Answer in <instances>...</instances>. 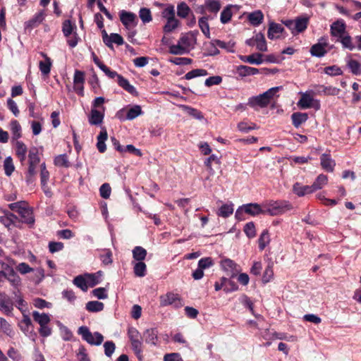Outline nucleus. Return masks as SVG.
<instances>
[{
    "label": "nucleus",
    "mask_w": 361,
    "mask_h": 361,
    "mask_svg": "<svg viewBox=\"0 0 361 361\" xmlns=\"http://www.w3.org/2000/svg\"><path fill=\"white\" fill-rule=\"evenodd\" d=\"M263 207L264 208L265 214L276 216L290 211L293 206L288 201L286 200H269L263 203Z\"/></svg>",
    "instance_id": "obj_1"
},
{
    "label": "nucleus",
    "mask_w": 361,
    "mask_h": 361,
    "mask_svg": "<svg viewBox=\"0 0 361 361\" xmlns=\"http://www.w3.org/2000/svg\"><path fill=\"white\" fill-rule=\"evenodd\" d=\"M78 333L80 335L83 340L90 345H99L104 341V336L99 332L92 334L90 329L82 326L78 329Z\"/></svg>",
    "instance_id": "obj_2"
},
{
    "label": "nucleus",
    "mask_w": 361,
    "mask_h": 361,
    "mask_svg": "<svg viewBox=\"0 0 361 361\" xmlns=\"http://www.w3.org/2000/svg\"><path fill=\"white\" fill-rule=\"evenodd\" d=\"M312 92H300L301 97L297 103V106L301 109L314 108L316 110L320 109V102L314 99Z\"/></svg>",
    "instance_id": "obj_3"
},
{
    "label": "nucleus",
    "mask_w": 361,
    "mask_h": 361,
    "mask_svg": "<svg viewBox=\"0 0 361 361\" xmlns=\"http://www.w3.org/2000/svg\"><path fill=\"white\" fill-rule=\"evenodd\" d=\"M245 212L251 216H257L259 214H265L263 203L259 204L257 203H250L239 207L235 212V217L241 219L240 215Z\"/></svg>",
    "instance_id": "obj_4"
},
{
    "label": "nucleus",
    "mask_w": 361,
    "mask_h": 361,
    "mask_svg": "<svg viewBox=\"0 0 361 361\" xmlns=\"http://www.w3.org/2000/svg\"><path fill=\"white\" fill-rule=\"evenodd\" d=\"M119 16L120 20L126 29L135 28L137 24V16L132 12L123 10L120 12Z\"/></svg>",
    "instance_id": "obj_5"
},
{
    "label": "nucleus",
    "mask_w": 361,
    "mask_h": 361,
    "mask_svg": "<svg viewBox=\"0 0 361 361\" xmlns=\"http://www.w3.org/2000/svg\"><path fill=\"white\" fill-rule=\"evenodd\" d=\"M196 44V34L189 32L182 36V54L193 49Z\"/></svg>",
    "instance_id": "obj_6"
},
{
    "label": "nucleus",
    "mask_w": 361,
    "mask_h": 361,
    "mask_svg": "<svg viewBox=\"0 0 361 361\" xmlns=\"http://www.w3.org/2000/svg\"><path fill=\"white\" fill-rule=\"evenodd\" d=\"M328 47L329 44L327 42L326 39L324 37H322L321 39H319L318 43L314 44L311 47L310 53L314 56L322 57L326 54L327 50L326 49V48Z\"/></svg>",
    "instance_id": "obj_7"
},
{
    "label": "nucleus",
    "mask_w": 361,
    "mask_h": 361,
    "mask_svg": "<svg viewBox=\"0 0 361 361\" xmlns=\"http://www.w3.org/2000/svg\"><path fill=\"white\" fill-rule=\"evenodd\" d=\"M221 269L226 273V274L233 278L239 271L238 265L230 259H224L221 262Z\"/></svg>",
    "instance_id": "obj_8"
},
{
    "label": "nucleus",
    "mask_w": 361,
    "mask_h": 361,
    "mask_svg": "<svg viewBox=\"0 0 361 361\" xmlns=\"http://www.w3.org/2000/svg\"><path fill=\"white\" fill-rule=\"evenodd\" d=\"M145 343L154 346L159 345L158 330L157 328H149L142 333Z\"/></svg>",
    "instance_id": "obj_9"
},
{
    "label": "nucleus",
    "mask_w": 361,
    "mask_h": 361,
    "mask_svg": "<svg viewBox=\"0 0 361 361\" xmlns=\"http://www.w3.org/2000/svg\"><path fill=\"white\" fill-rule=\"evenodd\" d=\"M331 35L337 39L347 33L346 25L343 20H338L331 25Z\"/></svg>",
    "instance_id": "obj_10"
},
{
    "label": "nucleus",
    "mask_w": 361,
    "mask_h": 361,
    "mask_svg": "<svg viewBox=\"0 0 361 361\" xmlns=\"http://www.w3.org/2000/svg\"><path fill=\"white\" fill-rule=\"evenodd\" d=\"M283 31L284 28L281 25L271 22L269 24L267 37L269 39H279Z\"/></svg>",
    "instance_id": "obj_11"
},
{
    "label": "nucleus",
    "mask_w": 361,
    "mask_h": 361,
    "mask_svg": "<svg viewBox=\"0 0 361 361\" xmlns=\"http://www.w3.org/2000/svg\"><path fill=\"white\" fill-rule=\"evenodd\" d=\"M104 111H101L96 109H92L88 117V121L90 125L98 126L103 122Z\"/></svg>",
    "instance_id": "obj_12"
},
{
    "label": "nucleus",
    "mask_w": 361,
    "mask_h": 361,
    "mask_svg": "<svg viewBox=\"0 0 361 361\" xmlns=\"http://www.w3.org/2000/svg\"><path fill=\"white\" fill-rule=\"evenodd\" d=\"M321 166L327 172H333L336 166L335 161L329 154H322L320 157Z\"/></svg>",
    "instance_id": "obj_13"
},
{
    "label": "nucleus",
    "mask_w": 361,
    "mask_h": 361,
    "mask_svg": "<svg viewBox=\"0 0 361 361\" xmlns=\"http://www.w3.org/2000/svg\"><path fill=\"white\" fill-rule=\"evenodd\" d=\"M18 214L20 216L23 223L27 224L30 226H32L34 224L35 218L33 216V211L28 204L21 212H20Z\"/></svg>",
    "instance_id": "obj_14"
},
{
    "label": "nucleus",
    "mask_w": 361,
    "mask_h": 361,
    "mask_svg": "<svg viewBox=\"0 0 361 361\" xmlns=\"http://www.w3.org/2000/svg\"><path fill=\"white\" fill-rule=\"evenodd\" d=\"M247 105L252 108H255L257 106L260 108L267 107L269 104L264 97L263 94H260L257 96L251 97L248 99Z\"/></svg>",
    "instance_id": "obj_15"
},
{
    "label": "nucleus",
    "mask_w": 361,
    "mask_h": 361,
    "mask_svg": "<svg viewBox=\"0 0 361 361\" xmlns=\"http://www.w3.org/2000/svg\"><path fill=\"white\" fill-rule=\"evenodd\" d=\"M293 191L298 197H303L314 192L311 185H303L298 182L293 185Z\"/></svg>",
    "instance_id": "obj_16"
},
{
    "label": "nucleus",
    "mask_w": 361,
    "mask_h": 361,
    "mask_svg": "<svg viewBox=\"0 0 361 361\" xmlns=\"http://www.w3.org/2000/svg\"><path fill=\"white\" fill-rule=\"evenodd\" d=\"M236 73L240 77L243 78L257 75L259 73V70L256 68L240 65L236 67Z\"/></svg>",
    "instance_id": "obj_17"
},
{
    "label": "nucleus",
    "mask_w": 361,
    "mask_h": 361,
    "mask_svg": "<svg viewBox=\"0 0 361 361\" xmlns=\"http://www.w3.org/2000/svg\"><path fill=\"white\" fill-rule=\"evenodd\" d=\"M40 54L44 58V61H39V68L42 74L47 75L50 73L52 62L51 59L44 52H41Z\"/></svg>",
    "instance_id": "obj_18"
},
{
    "label": "nucleus",
    "mask_w": 361,
    "mask_h": 361,
    "mask_svg": "<svg viewBox=\"0 0 361 361\" xmlns=\"http://www.w3.org/2000/svg\"><path fill=\"white\" fill-rule=\"evenodd\" d=\"M107 138L108 134L105 128H102V130L100 131L99 134L97 137V147L98 149V151L101 153H104L106 149L105 141L107 140Z\"/></svg>",
    "instance_id": "obj_19"
},
{
    "label": "nucleus",
    "mask_w": 361,
    "mask_h": 361,
    "mask_svg": "<svg viewBox=\"0 0 361 361\" xmlns=\"http://www.w3.org/2000/svg\"><path fill=\"white\" fill-rule=\"evenodd\" d=\"M117 82L120 87H121L123 90L127 91L128 93L134 96L138 95V92H137L135 87L130 85L128 80L123 76H118V80Z\"/></svg>",
    "instance_id": "obj_20"
},
{
    "label": "nucleus",
    "mask_w": 361,
    "mask_h": 361,
    "mask_svg": "<svg viewBox=\"0 0 361 361\" xmlns=\"http://www.w3.org/2000/svg\"><path fill=\"white\" fill-rule=\"evenodd\" d=\"M291 119L293 125L298 128L308 119V115L306 113L295 112L291 115Z\"/></svg>",
    "instance_id": "obj_21"
},
{
    "label": "nucleus",
    "mask_w": 361,
    "mask_h": 361,
    "mask_svg": "<svg viewBox=\"0 0 361 361\" xmlns=\"http://www.w3.org/2000/svg\"><path fill=\"white\" fill-rule=\"evenodd\" d=\"M328 183L327 176L322 173L319 174L314 183L311 185L313 191H316L323 188Z\"/></svg>",
    "instance_id": "obj_22"
},
{
    "label": "nucleus",
    "mask_w": 361,
    "mask_h": 361,
    "mask_svg": "<svg viewBox=\"0 0 361 361\" xmlns=\"http://www.w3.org/2000/svg\"><path fill=\"white\" fill-rule=\"evenodd\" d=\"M336 41L341 43L343 49H347L352 51L355 48V45L353 42V39L348 32L340 38L337 39Z\"/></svg>",
    "instance_id": "obj_23"
},
{
    "label": "nucleus",
    "mask_w": 361,
    "mask_h": 361,
    "mask_svg": "<svg viewBox=\"0 0 361 361\" xmlns=\"http://www.w3.org/2000/svg\"><path fill=\"white\" fill-rule=\"evenodd\" d=\"M13 309V302L8 298L4 296L0 300V310L6 314H11Z\"/></svg>",
    "instance_id": "obj_24"
},
{
    "label": "nucleus",
    "mask_w": 361,
    "mask_h": 361,
    "mask_svg": "<svg viewBox=\"0 0 361 361\" xmlns=\"http://www.w3.org/2000/svg\"><path fill=\"white\" fill-rule=\"evenodd\" d=\"M182 111H183L188 116L197 120H202L204 118L201 111L189 106L182 105Z\"/></svg>",
    "instance_id": "obj_25"
},
{
    "label": "nucleus",
    "mask_w": 361,
    "mask_h": 361,
    "mask_svg": "<svg viewBox=\"0 0 361 361\" xmlns=\"http://www.w3.org/2000/svg\"><path fill=\"white\" fill-rule=\"evenodd\" d=\"M45 13L44 11L36 13L32 18L27 22V27L33 28L39 25L44 19Z\"/></svg>",
    "instance_id": "obj_26"
},
{
    "label": "nucleus",
    "mask_w": 361,
    "mask_h": 361,
    "mask_svg": "<svg viewBox=\"0 0 361 361\" xmlns=\"http://www.w3.org/2000/svg\"><path fill=\"white\" fill-rule=\"evenodd\" d=\"M264 15L261 11H256L249 14L248 20L250 23L254 25L257 26L262 23Z\"/></svg>",
    "instance_id": "obj_27"
},
{
    "label": "nucleus",
    "mask_w": 361,
    "mask_h": 361,
    "mask_svg": "<svg viewBox=\"0 0 361 361\" xmlns=\"http://www.w3.org/2000/svg\"><path fill=\"white\" fill-rule=\"evenodd\" d=\"M32 317L33 319L39 324V326L48 324L50 322L49 316L47 314L39 313L37 311H34L32 312Z\"/></svg>",
    "instance_id": "obj_28"
},
{
    "label": "nucleus",
    "mask_w": 361,
    "mask_h": 361,
    "mask_svg": "<svg viewBox=\"0 0 361 361\" xmlns=\"http://www.w3.org/2000/svg\"><path fill=\"white\" fill-rule=\"evenodd\" d=\"M254 40L256 42V47L260 51H266L267 50V46L264 35L259 32L255 35Z\"/></svg>",
    "instance_id": "obj_29"
},
{
    "label": "nucleus",
    "mask_w": 361,
    "mask_h": 361,
    "mask_svg": "<svg viewBox=\"0 0 361 361\" xmlns=\"http://www.w3.org/2000/svg\"><path fill=\"white\" fill-rule=\"evenodd\" d=\"M319 87L321 90L319 91V94H324L326 96H336L341 92V90L339 88L331 85H321Z\"/></svg>",
    "instance_id": "obj_30"
},
{
    "label": "nucleus",
    "mask_w": 361,
    "mask_h": 361,
    "mask_svg": "<svg viewBox=\"0 0 361 361\" xmlns=\"http://www.w3.org/2000/svg\"><path fill=\"white\" fill-rule=\"evenodd\" d=\"M282 89H283L282 86L274 87H271V88L269 89L268 90H267L264 93H262L263 95H264V97H265V99L267 102V103L269 104L271 100L273 98L279 97V95L277 94Z\"/></svg>",
    "instance_id": "obj_31"
},
{
    "label": "nucleus",
    "mask_w": 361,
    "mask_h": 361,
    "mask_svg": "<svg viewBox=\"0 0 361 361\" xmlns=\"http://www.w3.org/2000/svg\"><path fill=\"white\" fill-rule=\"evenodd\" d=\"M85 307L90 312H98L104 310V305L102 302L94 300L86 303Z\"/></svg>",
    "instance_id": "obj_32"
},
{
    "label": "nucleus",
    "mask_w": 361,
    "mask_h": 361,
    "mask_svg": "<svg viewBox=\"0 0 361 361\" xmlns=\"http://www.w3.org/2000/svg\"><path fill=\"white\" fill-rule=\"evenodd\" d=\"M20 328L22 331L27 334L30 331V329L32 326V321L29 316L26 314H23V319L20 324Z\"/></svg>",
    "instance_id": "obj_33"
},
{
    "label": "nucleus",
    "mask_w": 361,
    "mask_h": 361,
    "mask_svg": "<svg viewBox=\"0 0 361 361\" xmlns=\"http://www.w3.org/2000/svg\"><path fill=\"white\" fill-rule=\"evenodd\" d=\"M132 345V349L135 353V355L138 358L139 360H142L143 358L142 356V342L141 339L133 341L130 342Z\"/></svg>",
    "instance_id": "obj_34"
},
{
    "label": "nucleus",
    "mask_w": 361,
    "mask_h": 361,
    "mask_svg": "<svg viewBox=\"0 0 361 361\" xmlns=\"http://www.w3.org/2000/svg\"><path fill=\"white\" fill-rule=\"evenodd\" d=\"M108 40L109 42H106L105 44L111 49L114 48L112 44L113 43H115L117 45H122L124 43L123 37L117 33H111L109 35Z\"/></svg>",
    "instance_id": "obj_35"
},
{
    "label": "nucleus",
    "mask_w": 361,
    "mask_h": 361,
    "mask_svg": "<svg viewBox=\"0 0 361 361\" xmlns=\"http://www.w3.org/2000/svg\"><path fill=\"white\" fill-rule=\"evenodd\" d=\"M147 256V250L140 246H136L133 250V257L138 262H142Z\"/></svg>",
    "instance_id": "obj_36"
},
{
    "label": "nucleus",
    "mask_w": 361,
    "mask_h": 361,
    "mask_svg": "<svg viewBox=\"0 0 361 361\" xmlns=\"http://www.w3.org/2000/svg\"><path fill=\"white\" fill-rule=\"evenodd\" d=\"M142 114V109L139 105H135L126 111V119L133 120Z\"/></svg>",
    "instance_id": "obj_37"
},
{
    "label": "nucleus",
    "mask_w": 361,
    "mask_h": 361,
    "mask_svg": "<svg viewBox=\"0 0 361 361\" xmlns=\"http://www.w3.org/2000/svg\"><path fill=\"white\" fill-rule=\"evenodd\" d=\"M28 159L29 165L37 166L39 164L40 159L38 155V150L36 147L30 149Z\"/></svg>",
    "instance_id": "obj_38"
},
{
    "label": "nucleus",
    "mask_w": 361,
    "mask_h": 361,
    "mask_svg": "<svg viewBox=\"0 0 361 361\" xmlns=\"http://www.w3.org/2000/svg\"><path fill=\"white\" fill-rule=\"evenodd\" d=\"M178 299V295L172 293H169L165 295L160 297V304L162 306L171 305Z\"/></svg>",
    "instance_id": "obj_39"
},
{
    "label": "nucleus",
    "mask_w": 361,
    "mask_h": 361,
    "mask_svg": "<svg viewBox=\"0 0 361 361\" xmlns=\"http://www.w3.org/2000/svg\"><path fill=\"white\" fill-rule=\"evenodd\" d=\"M147 266L143 262H137L135 264L133 271L136 276L143 277L146 274Z\"/></svg>",
    "instance_id": "obj_40"
},
{
    "label": "nucleus",
    "mask_w": 361,
    "mask_h": 361,
    "mask_svg": "<svg viewBox=\"0 0 361 361\" xmlns=\"http://www.w3.org/2000/svg\"><path fill=\"white\" fill-rule=\"evenodd\" d=\"M6 279L14 287L18 286L20 283V277L16 274V272L14 271V270L12 268L8 269V272L7 273V279Z\"/></svg>",
    "instance_id": "obj_41"
},
{
    "label": "nucleus",
    "mask_w": 361,
    "mask_h": 361,
    "mask_svg": "<svg viewBox=\"0 0 361 361\" xmlns=\"http://www.w3.org/2000/svg\"><path fill=\"white\" fill-rule=\"evenodd\" d=\"M233 212V204H224L219 209L218 215L222 217H228Z\"/></svg>",
    "instance_id": "obj_42"
},
{
    "label": "nucleus",
    "mask_w": 361,
    "mask_h": 361,
    "mask_svg": "<svg viewBox=\"0 0 361 361\" xmlns=\"http://www.w3.org/2000/svg\"><path fill=\"white\" fill-rule=\"evenodd\" d=\"M208 75L207 71L205 69L197 68L194 69L188 73L185 74V78L186 80H191L192 78L200 77V76H206Z\"/></svg>",
    "instance_id": "obj_43"
},
{
    "label": "nucleus",
    "mask_w": 361,
    "mask_h": 361,
    "mask_svg": "<svg viewBox=\"0 0 361 361\" xmlns=\"http://www.w3.org/2000/svg\"><path fill=\"white\" fill-rule=\"evenodd\" d=\"M259 248L263 250L265 247L269 243L270 238L267 230L263 231L259 238Z\"/></svg>",
    "instance_id": "obj_44"
},
{
    "label": "nucleus",
    "mask_w": 361,
    "mask_h": 361,
    "mask_svg": "<svg viewBox=\"0 0 361 361\" xmlns=\"http://www.w3.org/2000/svg\"><path fill=\"white\" fill-rule=\"evenodd\" d=\"M54 164L57 166L68 168L70 166L67 155L65 154L58 155L54 159Z\"/></svg>",
    "instance_id": "obj_45"
},
{
    "label": "nucleus",
    "mask_w": 361,
    "mask_h": 361,
    "mask_svg": "<svg viewBox=\"0 0 361 361\" xmlns=\"http://www.w3.org/2000/svg\"><path fill=\"white\" fill-rule=\"evenodd\" d=\"M4 169L5 174L10 176L14 171L15 166L13 165V159L11 157H7L4 161Z\"/></svg>",
    "instance_id": "obj_46"
},
{
    "label": "nucleus",
    "mask_w": 361,
    "mask_h": 361,
    "mask_svg": "<svg viewBox=\"0 0 361 361\" xmlns=\"http://www.w3.org/2000/svg\"><path fill=\"white\" fill-rule=\"evenodd\" d=\"M205 6L209 11L217 13L221 8V4L218 0H206Z\"/></svg>",
    "instance_id": "obj_47"
},
{
    "label": "nucleus",
    "mask_w": 361,
    "mask_h": 361,
    "mask_svg": "<svg viewBox=\"0 0 361 361\" xmlns=\"http://www.w3.org/2000/svg\"><path fill=\"white\" fill-rule=\"evenodd\" d=\"M308 19L307 18H298L295 19L296 33L303 32L307 27Z\"/></svg>",
    "instance_id": "obj_48"
},
{
    "label": "nucleus",
    "mask_w": 361,
    "mask_h": 361,
    "mask_svg": "<svg viewBox=\"0 0 361 361\" xmlns=\"http://www.w3.org/2000/svg\"><path fill=\"white\" fill-rule=\"evenodd\" d=\"M348 66L353 74L361 75V66L358 61L350 59L348 61Z\"/></svg>",
    "instance_id": "obj_49"
},
{
    "label": "nucleus",
    "mask_w": 361,
    "mask_h": 361,
    "mask_svg": "<svg viewBox=\"0 0 361 361\" xmlns=\"http://www.w3.org/2000/svg\"><path fill=\"white\" fill-rule=\"evenodd\" d=\"M74 28H75V25H73L70 20H66L63 23L62 31L65 37H69Z\"/></svg>",
    "instance_id": "obj_50"
},
{
    "label": "nucleus",
    "mask_w": 361,
    "mask_h": 361,
    "mask_svg": "<svg viewBox=\"0 0 361 361\" xmlns=\"http://www.w3.org/2000/svg\"><path fill=\"white\" fill-rule=\"evenodd\" d=\"M73 283L83 291L87 290V281L85 276H82L79 275L76 276L73 280Z\"/></svg>",
    "instance_id": "obj_51"
},
{
    "label": "nucleus",
    "mask_w": 361,
    "mask_h": 361,
    "mask_svg": "<svg viewBox=\"0 0 361 361\" xmlns=\"http://www.w3.org/2000/svg\"><path fill=\"white\" fill-rule=\"evenodd\" d=\"M139 17L143 23H149L152 20L150 10L146 8H140Z\"/></svg>",
    "instance_id": "obj_52"
},
{
    "label": "nucleus",
    "mask_w": 361,
    "mask_h": 361,
    "mask_svg": "<svg viewBox=\"0 0 361 361\" xmlns=\"http://www.w3.org/2000/svg\"><path fill=\"white\" fill-rule=\"evenodd\" d=\"M27 204L28 203L26 201H18L9 204L8 208L19 214Z\"/></svg>",
    "instance_id": "obj_53"
},
{
    "label": "nucleus",
    "mask_w": 361,
    "mask_h": 361,
    "mask_svg": "<svg viewBox=\"0 0 361 361\" xmlns=\"http://www.w3.org/2000/svg\"><path fill=\"white\" fill-rule=\"evenodd\" d=\"M237 127L240 131L243 132V133H247L248 131H250L251 130L257 128V126H256V124L252 123L249 124L248 123L245 122V121L240 122L238 124Z\"/></svg>",
    "instance_id": "obj_54"
},
{
    "label": "nucleus",
    "mask_w": 361,
    "mask_h": 361,
    "mask_svg": "<svg viewBox=\"0 0 361 361\" xmlns=\"http://www.w3.org/2000/svg\"><path fill=\"white\" fill-rule=\"evenodd\" d=\"M167 22L164 26V32L166 33L172 32L175 28L178 27V20L176 18L166 20Z\"/></svg>",
    "instance_id": "obj_55"
},
{
    "label": "nucleus",
    "mask_w": 361,
    "mask_h": 361,
    "mask_svg": "<svg viewBox=\"0 0 361 361\" xmlns=\"http://www.w3.org/2000/svg\"><path fill=\"white\" fill-rule=\"evenodd\" d=\"M100 259L104 265L112 263V252L109 250H104V253L100 255Z\"/></svg>",
    "instance_id": "obj_56"
},
{
    "label": "nucleus",
    "mask_w": 361,
    "mask_h": 361,
    "mask_svg": "<svg viewBox=\"0 0 361 361\" xmlns=\"http://www.w3.org/2000/svg\"><path fill=\"white\" fill-rule=\"evenodd\" d=\"M11 128L16 139H18L21 136V127L18 121L14 120L11 122Z\"/></svg>",
    "instance_id": "obj_57"
},
{
    "label": "nucleus",
    "mask_w": 361,
    "mask_h": 361,
    "mask_svg": "<svg viewBox=\"0 0 361 361\" xmlns=\"http://www.w3.org/2000/svg\"><path fill=\"white\" fill-rule=\"evenodd\" d=\"M232 17V12L230 8H224L221 13V22L224 24L228 23Z\"/></svg>",
    "instance_id": "obj_58"
},
{
    "label": "nucleus",
    "mask_w": 361,
    "mask_h": 361,
    "mask_svg": "<svg viewBox=\"0 0 361 361\" xmlns=\"http://www.w3.org/2000/svg\"><path fill=\"white\" fill-rule=\"evenodd\" d=\"M111 189L109 183H104L99 188V193L102 197L108 199L110 197Z\"/></svg>",
    "instance_id": "obj_59"
},
{
    "label": "nucleus",
    "mask_w": 361,
    "mask_h": 361,
    "mask_svg": "<svg viewBox=\"0 0 361 361\" xmlns=\"http://www.w3.org/2000/svg\"><path fill=\"white\" fill-rule=\"evenodd\" d=\"M214 265L213 259L211 257H204L199 260L198 267L203 270Z\"/></svg>",
    "instance_id": "obj_60"
},
{
    "label": "nucleus",
    "mask_w": 361,
    "mask_h": 361,
    "mask_svg": "<svg viewBox=\"0 0 361 361\" xmlns=\"http://www.w3.org/2000/svg\"><path fill=\"white\" fill-rule=\"evenodd\" d=\"M199 25L204 35L209 38V27L206 18H201L199 20Z\"/></svg>",
    "instance_id": "obj_61"
},
{
    "label": "nucleus",
    "mask_w": 361,
    "mask_h": 361,
    "mask_svg": "<svg viewBox=\"0 0 361 361\" xmlns=\"http://www.w3.org/2000/svg\"><path fill=\"white\" fill-rule=\"evenodd\" d=\"M104 353L107 357H111L114 353L116 345L113 341H106L104 344Z\"/></svg>",
    "instance_id": "obj_62"
},
{
    "label": "nucleus",
    "mask_w": 361,
    "mask_h": 361,
    "mask_svg": "<svg viewBox=\"0 0 361 361\" xmlns=\"http://www.w3.org/2000/svg\"><path fill=\"white\" fill-rule=\"evenodd\" d=\"M85 278L87 281V288L94 287V286L99 283V279L95 274H85Z\"/></svg>",
    "instance_id": "obj_63"
},
{
    "label": "nucleus",
    "mask_w": 361,
    "mask_h": 361,
    "mask_svg": "<svg viewBox=\"0 0 361 361\" xmlns=\"http://www.w3.org/2000/svg\"><path fill=\"white\" fill-rule=\"evenodd\" d=\"M222 78L221 76L215 75L212 76L205 80L204 85L207 87H211L212 85H219L221 82Z\"/></svg>",
    "instance_id": "obj_64"
}]
</instances>
